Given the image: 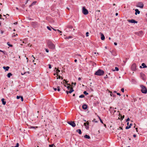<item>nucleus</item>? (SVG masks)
Segmentation results:
<instances>
[{
	"label": "nucleus",
	"mask_w": 147,
	"mask_h": 147,
	"mask_svg": "<svg viewBox=\"0 0 147 147\" xmlns=\"http://www.w3.org/2000/svg\"><path fill=\"white\" fill-rule=\"evenodd\" d=\"M47 45L48 47L50 49L53 50L55 48V45L51 41H49L47 42Z\"/></svg>",
	"instance_id": "f257e3e1"
},
{
	"label": "nucleus",
	"mask_w": 147,
	"mask_h": 147,
	"mask_svg": "<svg viewBox=\"0 0 147 147\" xmlns=\"http://www.w3.org/2000/svg\"><path fill=\"white\" fill-rule=\"evenodd\" d=\"M104 73V71L100 69H99L95 72L94 75L97 76H102Z\"/></svg>",
	"instance_id": "f03ea898"
},
{
	"label": "nucleus",
	"mask_w": 147,
	"mask_h": 147,
	"mask_svg": "<svg viewBox=\"0 0 147 147\" xmlns=\"http://www.w3.org/2000/svg\"><path fill=\"white\" fill-rule=\"evenodd\" d=\"M140 87L141 88V91L143 93L146 94L147 92V89L146 88L142 85H141Z\"/></svg>",
	"instance_id": "7ed1b4c3"
},
{
	"label": "nucleus",
	"mask_w": 147,
	"mask_h": 147,
	"mask_svg": "<svg viewBox=\"0 0 147 147\" xmlns=\"http://www.w3.org/2000/svg\"><path fill=\"white\" fill-rule=\"evenodd\" d=\"M82 12L85 15H86L88 13V11L84 7L82 8Z\"/></svg>",
	"instance_id": "20e7f679"
},
{
	"label": "nucleus",
	"mask_w": 147,
	"mask_h": 147,
	"mask_svg": "<svg viewBox=\"0 0 147 147\" xmlns=\"http://www.w3.org/2000/svg\"><path fill=\"white\" fill-rule=\"evenodd\" d=\"M136 6L137 7L142 8L144 7V4L142 2H139L137 4Z\"/></svg>",
	"instance_id": "39448f33"
},
{
	"label": "nucleus",
	"mask_w": 147,
	"mask_h": 147,
	"mask_svg": "<svg viewBox=\"0 0 147 147\" xmlns=\"http://www.w3.org/2000/svg\"><path fill=\"white\" fill-rule=\"evenodd\" d=\"M136 65L135 63H133L131 66V69L133 71H135L136 69Z\"/></svg>",
	"instance_id": "423d86ee"
},
{
	"label": "nucleus",
	"mask_w": 147,
	"mask_h": 147,
	"mask_svg": "<svg viewBox=\"0 0 147 147\" xmlns=\"http://www.w3.org/2000/svg\"><path fill=\"white\" fill-rule=\"evenodd\" d=\"M68 28L69 29V30H67V32L73 31L74 30V29H73V26H68Z\"/></svg>",
	"instance_id": "0eeeda50"
},
{
	"label": "nucleus",
	"mask_w": 147,
	"mask_h": 147,
	"mask_svg": "<svg viewBox=\"0 0 147 147\" xmlns=\"http://www.w3.org/2000/svg\"><path fill=\"white\" fill-rule=\"evenodd\" d=\"M140 76L141 78L143 80H145L146 77L145 75L143 73H140Z\"/></svg>",
	"instance_id": "6e6552de"
},
{
	"label": "nucleus",
	"mask_w": 147,
	"mask_h": 147,
	"mask_svg": "<svg viewBox=\"0 0 147 147\" xmlns=\"http://www.w3.org/2000/svg\"><path fill=\"white\" fill-rule=\"evenodd\" d=\"M67 123L69 124L72 126L73 127H75L76 126V124L74 121H71L68 122Z\"/></svg>",
	"instance_id": "1a4fd4ad"
},
{
	"label": "nucleus",
	"mask_w": 147,
	"mask_h": 147,
	"mask_svg": "<svg viewBox=\"0 0 147 147\" xmlns=\"http://www.w3.org/2000/svg\"><path fill=\"white\" fill-rule=\"evenodd\" d=\"M128 21L129 22L131 23H138L137 21L133 19L128 20Z\"/></svg>",
	"instance_id": "9d476101"
},
{
	"label": "nucleus",
	"mask_w": 147,
	"mask_h": 147,
	"mask_svg": "<svg viewBox=\"0 0 147 147\" xmlns=\"http://www.w3.org/2000/svg\"><path fill=\"white\" fill-rule=\"evenodd\" d=\"M101 39L102 40H104L105 39V37L104 35V34H102L101 33Z\"/></svg>",
	"instance_id": "9b49d317"
},
{
	"label": "nucleus",
	"mask_w": 147,
	"mask_h": 147,
	"mask_svg": "<svg viewBox=\"0 0 147 147\" xmlns=\"http://www.w3.org/2000/svg\"><path fill=\"white\" fill-rule=\"evenodd\" d=\"M135 11L136 12L135 13V14L136 15H137V13L138 14H139L140 12V11H139V10L138 9H136L135 10Z\"/></svg>",
	"instance_id": "f8f14e48"
},
{
	"label": "nucleus",
	"mask_w": 147,
	"mask_h": 147,
	"mask_svg": "<svg viewBox=\"0 0 147 147\" xmlns=\"http://www.w3.org/2000/svg\"><path fill=\"white\" fill-rule=\"evenodd\" d=\"M82 108L84 110L86 109L87 108V106L86 105L84 104L82 105Z\"/></svg>",
	"instance_id": "ddd939ff"
},
{
	"label": "nucleus",
	"mask_w": 147,
	"mask_h": 147,
	"mask_svg": "<svg viewBox=\"0 0 147 147\" xmlns=\"http://www.w3.org/2000/svg\"><path fill=\"white\" fill-rule=\"evenodd\" d=\"M74 91V90H73V88L71 87L70 88L69 91V93H71Z\"/></svg>",
	"instance_id": "4468645a"
},
{
	"label": "nucleus",
	"mask_w": 147,
	"mask_h": 147,
	"mask_svg": "<svg viewBox=\"0 0 147 147\" xmlns=\"http://www.w3.org/2000/svg\"><path fill=\"white\" fill-rule=\"evenodd\" d=\"M9 67H8V66H7V67H3V68L4 69H5L6 70V71H8L9 69Z\"/></svg>",
	"instance_id": "2eb2a0df"
},
{
	"label": "nucleus",
	"mask_w": 147,
	"mask_h": 147,
	"mask_svg": "<svg viewBox=\"0 0 147 147\" xmlns=\"http://www.w3.org/2000/svg\"><path fill=\"white\" fill-rule=\"evenodd\" d=\"M4 100H5V99L3 98L2 99H1V101H2L3 104V105H5L6 103V102Z\"/></svg>",
	"instance_id": "dca6fc26"
},
{
	"label": "nucleus",
	"mask_w": 147,
	"mask_h": 147,
	"mask_svg": "<svg viewBox=\"0 0 147 147\" xmlns=\"http://www.w3.org/2000/svg\"><path fill=\"white\" fill-rule=\"evenodd\" d=\"M36 3V1H34L33 2L32 4L30 5V7L32 6L33 5L35 4Z\"/></svg>",
	"instance_id": "f3484780"
},
{
	"label": "nucleus",
	"mask_w": 147,
	"mask_h": 147,
	"mask_svg": "<svg viewBox=\"0 0 147 147\" xmlns=\"http://www.w3.org/2000/svg\"><path fill=\"white\" fill-rule=\"evenodd\" d=\"M76 131L78 132L80 134H82L81 130L80 129H78L76 130Z\"/></svg>",
	"instance_id": "a211bd4d"
},
{
	"label": "nucleus",
	"mask_w": 147,
	"mask_h": 147,
	"mask_svg": "<svg viewBox=\"0 0 147 147\" xmlns=\"http://www.w3.org/2000/svg\"><path fill=\"white\" fill-rule=\"evenodd\" d=\"M84 137L85 138H87V139H88L90 138V136H89L87 135H86L85 136H84Z\"/></svg>",
	"instance_id": "6ab92c4d"
},
{
	"label": "nucleus",
	"mask_w": 147,
	"mask_h": 147,
	"mask_svg": "<svg viewBox=\"0 0 147 147\" xmlns=\"http://www.w3.org/2000/svg\"><path fill=\"white\" fill-rule=\"evenodd\" d=\"M142 65L143 67V68H146L147 67V66L144 63L142 64Z\"/></svg>",
	"instance_id": "aec40b11"
},
{
	"label": "nucleus",
	"mask_w": 147,
	"mask_h": 147,
	"mask_svg": "<svg viewBox=\"0 0 147 147\" xmlns=\"http://www.w3.org/2000/svg\"><path fill=\"white\" fill-rule=\"evenodd\" d=\"M12 75V74L11 73H9L7 74V76L8 78H9Z\"/></svg>",
	"instance_id": "412c9836"
},
{
	"label": "nucleus",
	"mask_w": 147,
	"mask_h": 147,
	"mask_svg": "<svg viewBox=\"0 0 147 147\" xmlns=\"http://www.w3.org/2000/svg\"><path fill=\"white\" fill-rule=\"evenodd\" d=\"M139 33H138V35H139V36H140V35H141L142 34V33H143V31H140L139 32H138Z\"/></svg>",
	"instance_id": "4be33fe9"
},
{
	"label": "nucleus",
	"mask_w": 147,
	"mask_h": 147,
	"mask_svg": "<svg viewBox=\"0 0 147 147\" xmlns=\"http://www.w3.org/2000/svg\"><path fill=\"white\" fill-rule=\"evenodd\" d=\"M55 69H56V71H57L56 73H57V74H58L59 72H60V70H59L58 69H57V68H55Z\"/></svg>",
	"instance_id": "5701e85b"
},
{
	"label": "nucleus",
	"mask_w": 147,
	"mask_h": 147,
	"mask_svg": "<svg viewBox=\"0 0 147 147\" xmlns=\"http://www.w3.org/2000/svg\"><path fill=\"white\" fill-rule=\"evenodd\" d=\"M84 97V95L83 94H82L81 95L79 96V98H83Z\"/></svg>",
	"instance_id": "b1692460"
},
{
	"label": "nucleus",
	"mask_w": 147,
	"mask_h": 147,
	"mask_svg": "<svg viewBox=\"0 0 147 147\" xmlns=\"http://www.w3.org/2000/svg\"><path fill=\"white\" fill-rule=\"evenodd\" d=\"M72 36H69L66 37V38L67 39H69V38H72Z\"/></svg>",
	"instance_id": "393cba45"
},
{
	"label": "nucleus",
	"mask_w": 147,
	"mask_h": 147,
	"mask_svg": "<svg viewBox=\"0 0 147 147\" xmlns=\"http://www.w3.org/2000/svg\"><path fill=\"white\" fill-rule=\"evenodd\" d=\"M83 93L86 95H88V92H87L86 91H84Z\"/></svg>",
	"instance_id": "a878e982"
},
{
	"label": "nucleus",
	"mask_w": 147,
	"mask_h": 147,
	"mask_svg": "<svg viewBox=\"0 0 147 147\" xmlns=\"http://www.w3.org/2000/svg\"><path fill=\"white\" fill-rule=\"evenodd\" d=\"M7 44V45L10 47H12L13 46V45L11 44H10L9 42H8Z\"/></svg>",
	"instance_id": "bb28decb"
},
{
	"label": "nucleus",
	"mask_w": 147,
	"mask_h": 147,
	"mask_svg": "<svg viewBox=\"0 0 147 147\" xmlns=\"http://www.w3.org/2000/svg\"><path fill=\"white\" fill-rule=\"evenodd\" d=\"M19 146V144L18 143H17L16 144V146H12L11 147H18Z\"/></svg>",
	"instance_id": "cd10ccee"
},
{
	"label": "nucleus",
	"mask_w": 147,
	"mask_h": 147,
	"mask_svg": "<svg viewBox=\"0 0 147 147\" xmlns=\"http://www.w3.org/2000/svg\"><path fill=\"white\" fill-rule=\"evenodd\" d=\"M57 91L59 92L60 91V88L59 86H58L57 87Z\"/></svg>",
	"instance_id": "c85d7f7f"
},
{
	"label": "nucleus",
	"mask_w": 147,
	"mask_h": 147,
	"mask_svg": "<svg viewBox=\"0 0 147 147\" xmlns=\"http://www.w3.org/2000/svg\"><path fill=\"white\" fill-rule=\"evenodd\" d=\"M47 28L49 30L51 31V28L50 27H49V26H47Z\"/></svg>",
	"instance_id": "c756f323"
},
{
	"label": "nucleus",
	"mask_w": 147,
	"mask_h": 147,
	"mask_svg": "<svg viewBox=\"0 0 147 147\" xmlns=\"http://www.w3.org/2000/svg\"><path fill=\"white\" fill-rule=\"evenodd\" d=\"M130 128V126H127L126 127L125 129H128Z\"/></svg>",
	"instance_id": "7c9ffc66"
},
{
	"label": "nucleus",
	"mask_w": 147,
	"mask_h": 147,
	"mask_svg": "<svg viewBox=\"0 0 147 147\" xmlns=\"http://www.w3.org/2000/svg\"><path fill=\"white\" fill-rule=\"evenodd\" d=\"M115 69L117 71H118L119 70V68L117 67H115Z\"/></svg>",
	"instance_id": "2f4dec72"
},
{
	"label": "nucleus",
	"mask_w": 147,
	"mask_h": 147,
	"mask_svg": "<svg viewBox=\"0 0 147 147\" xmlns=\"http://www.w3.org/2000/svg\"><path fill=\"white\" fill-rule=\"evenodd\" d=\"M88 34L89 33L88 32H87L86 33V36H88Z\"/></svg>",
	"instance_id": "473e14b6"
},
{
	"label": "nucleus",
	"mask_w": 147,
	"mask_h": 147,
	"mask_svg": "<svg viewBox=\"0 0 147 147\" xmlns=\"http://www.w3.org/2000/svg\"><path fill=\"white\" fill-rule=\"evenodd\" d=\"M32 57H33V59H33V61H32V62H34V59H35V57H34V56H33V55H32Z\"/></svg>",
	"instance_id": "72a5a7b5"
},
{
	"label": "nucleus",
	"mask_w": 147,
	"mask_h": 147,
	"mask_svg": "<svg viewBox=\"0 0 147 147\" xmlns=\"http://www.w3.org/2000/svg\"><path fill=\"white\" fill-rule=\"evenodd\" d=\"M53 146H54V144H52L50 145H49V146L50 147H53Z\"/></svg>",
	"instance_id": "f704fd0d"
},
{
	"label": "nucleus",
	"mask_w": 147,
	"mask_h": 147,
	"mask_svg": "<svg viewBox=\"0 0 147 147\" xmlns=\"http://www.w3.org/2000/svg\"><path fill=\"white\" fill-rule=\"evenodd\" d=\"M49 65V68L50 69H51V65L50 64H49L48 65Z\"/></svg>",
	"instance_id": "c9c22d12"
},
{
	"label": "nucleus",
	"mask_w": 147,
	"mask_h": 147,
	"mask_svg": "<svg viewBox=\"0 0 147 147\" xmlns=\"http://www.w3.org/2000/svg\"><path fill=\"white\" fill-rule=\"evenodd\" d=\"M45 51H46L47 52V53H48L49 52V50L48 49H45Z\"/></svg>",
	"instance_id": "e433bc0d"
},
{
	"label": "nucleus",
	"mask_w": 147,
	"mask_h": 147,
	"mask_svg": "<svg viewBox=\"0 0 147 147\" xmlns=\"http://www.w3.org/2000/svg\"><path fill=\"white\" fill-rule=\"evenodd\" d=\"M121 91L123 92H124V89L123 88H122L121 90Z\"/></svg>",
	"instance_id": "4c0bfd02"
},
{
	"label": "nucleus",
	"mask_w": 147,
	"mask_h": 147,
	"mask_svg": "<svg viewBox=\"0 0 147 147\" xmlns=\"http://www.w3.org/2000/svg\"><path fill=\"white\" fill-rule=\"evenodd\" d=\"M21 96H17V99H19L20 98H21Z\"/></svg>",
	"instance_id": "58836bf2"
},
{
	"label": "nucleus",
	"mask_w": 147,
	"mask_h": 147,
	"mask_svg": "<svg viewBox=\"0 0 147 147\" xmlns=\"http://www.w3.org/2000/svg\"><path fill=\"white\" fill-rule=\"evenodd\" d=\"M20 98H21V101H22L23 100V97L22 96H21Z\"/></svg>",
	"instance_id": "ea45409f"
},
{
	"label": "nucleus",
	"mask_w": 147,
	"mask_h": 147,
	"mask_svg": "<svg viewBox=\"0 0 147 147\" xmlns=\"http://www.w3.org/2000/svg\"><path fill=\"white\" fill-rule=\"evenodd\" d=\"M100 122H101L102 123V124H103V121H102V120L101 119H100Z\"/></svg>",
	"instance_id": "a19ab883"
},
{
	"label": "nucleus",
	"mask_w": 147,
	"mask_h": 147,
	"mask_svg": "<svg viewBox=\"0 0 147 147\" xmlns=\"http://www.w3.org/2000/svg\"><path fill=\"white\" fill-rule=\"evenodd\" d=\"M108 78L107 76V75L105 77H104V79H106V78Z\"/></svg>",
	"instance_id": "79ce46f5"
},
{
	"label": "nucleus",
	"mask_w": 147,
	"mask_h": 147,
	"mask_svg": "<svg viewBox=\"0 0 147 147\" xmlns=\"http://www.w3.org/2000/svg\"><path fill=\"white\" fill-rule=\"evenodd\" d=\"M57 31H58V32H59L60 33H62V32L61 31H60V30H59L58 29H57Z\"/></svg>",
	"instance_id": "37998d69"
},
{
	"label": "nucleus",
	"mask_w": 147,
	"mask_h": 147,
	"mask_svg": "<svg viewBox=\"0 0 147 147\" xmlns=\"http://www.w3.org/2000/svg\"><path fill=\"white\" fill-rule=\"evenodd\" d=\"M96 119H94L93 121H94L95 122L97 123V121H96Z\"/></svg>",
	"instance_id": "c03bdc74"
},
{
	"label": "nucleus",
	"mask_w": 147,
	"mask_h": 147,
	"mask_svg": "<svg viewBox=\"0 0 147 147\" xmlns=\"http://www.w3.org/2000/svg\"><path fill=\"white\" fill-rule=\"evenodd\" d=\"M130 120V119L129 118H128L126 120V121H129Z\"/></svg>",
	"instance_id": "a18cd8bd"
},
{
	"label": "nucleus",
	"mask_w": 147,
	"mask_h": 147,
	"mask_svg": "<svg viewBox=\"0 0 147 147\" xmlns=\"http://www.w3.org/2000/svg\"><path fill=\"white\" fill-rule=\"evenodd\" d=\"M37 127H31V128H34V129H35L36 128H37Z\"/></svg>",
	"instance_id": "49530a36"
},
{
	"label": "nucleus",
	"mask_w": 147,
	"mask_h": 147,
	"mask_svg": "<svg viewBox=\"0 0 147 147\" xmlns=\"http://www.w3.org/2000/svg\"><path fill=\"white\" fill-rule=\"evenodd\" d=\"M117 94L118 95H119V96H121V94H120V93H117Z\"/></svg>",
	"instance_id": "de8ad7c7"
},
{
	"label": "nucleus",
	"mask_w": 147,
	"mask_h": 147,
	"mask_svg": "<svg viewBox=\"0 0 147 147\" xmlns=\"http://www.w3.org/2000/svg\"><path fill=\"white\" fill-rule=\"evenodd\" d=\"M110 95L111 96H113V93H112V92H111V94H110Z\"/></svg>",
	"instance_id": "09e8293b"
},
{
	"label": "nucleus",
	"mask_w": 147,
	"mask_h": 147,
	"mask_svg": "<svg viewBox=\"0 0 147 147\" xmlns=\"http://www.w3.org/2000/svg\"><path fill=\"white\" fill-rule=\"evenodd\" d=\"M67 89H69V88H70V86H68L67 87Z\"/></svg>",
	"instance_id": "8fccbe9b"
},
{
	"label": "nucleus",
	"mask_w": 147,
	"mask_h": 147,
	"mask_svg": "<svg viewBox=\"0 0 147 147\" xmlns=\"http://www.w3.org/2000/svg\"><path fill=\"white\" fill-rule=\"evenodd\" d=\"M53 89L55 90V91H56L57 90V88H53Z\"/></svg>",
	"instance_id": "3c124183"
},
{
	"label": "nucleus",
	"mask_w": 147,
	"mask_h": 147,
	"mask_svg": "<svg viewBox=\"0 0 147 147\" xmlns=\"http://www.w3.org/2000/svg\"><path fill=\"white\" fill-rule=\"evenodd\" d=\"M133 136L134 138H135V137H136V135H135V134H134V135H133Z\"/></svg>",
	"instance_id": "603ef678"
},
{
	"label": "nucleus",
	"mask_w": 147,
	"mask_h": 147,
	"mask_svg": "<svg viewBox=\"0 0 147 147\" xmlns=\"http://www.w3.org/2000/svg\"><path fill=\"white\" fill-rule=\"evenodd\" d=\"M114 44L115 45H117V43L116 42H115L114 43Z\"/></svg>",
	"instance_id": "864d4df0"
},
{
	"label": "nucleus",
	"mask_w": 147,
	"mask_h": 147,
	"mask_svg": "<svg viewBox=\"0 0 147 147\" xmlns=\"http://www.w3.org/2000/svg\"><path fill=\"white\" fill-rule=\"evenodd\" d=\"M61 78V76H59V77L57 78V79H58L59 78L60 79Z\"/></svg>",
	"instance_id": "5fc2aeb1"
},
{
	"label": "nucleus",
	"mask_w": 147,
	"mask_h": 147,
	"mask_svg": "<svg viewBox=\"0 0 147 147\" xmlns=\"http://www.w3.org/2000/svg\"><path fill=\"white\" fill-rule=\"evenodd\" d=\"M52 28V29H53L54 30H55V31H57V30L54 29L53 28Z\"/></svg>",
	"instance_id": "6e6d98bb"
},
{
	"label": "nucleus",
	"mask_w": 147,
	"mask_h": 147,
	"mask_svg": "<svg viewBox=\"0 0 147 147\" xmlns=\"http://www.w3.org/2000/svg\"><path fill=\"white\" fill-rule=\"evenodd\" d=\"M81 80V78H78V80Z\"/></svg>",
	"instance_id": "4d7b16f0"
},
{
	"label": "nucleus",
	"mask_w": 147,
	"mask_h": 147,
	"mask_svg": "<svg viewBox=\"0 0 147 147\" xmlns=\"http://www.w3.org/2000/svg\"><path fill=\"white\" fill-rule=\"evenodd\" d=\"M66 93H67V94H68L69 93V91H66Z\"/></svg>",
	"instance_id": "13d9d810"
},
{
	"label": "nucleus",
	"mask_w": 147,
	"mask_h": 147,
	"mask_svg": "<svg viewBox=\"0 0 147 147\" xmlns=\"http://www.w3.org/2000/svg\"><path fill=\"white\" fill-rule=\"evenodd\" d=\"M66 82H65V84H66H66H67V85H69V86H70V84H67V81H66Z\"/></svg>",
	"instance_id": "bf43d9fd"
},
{
	"label": "nucleus",
	"mask_w": 147,
	"mask_h": 147,
	"mask_svg": "<svg viewBox=\"0 0 147 147\" xmlns=\"http://www.w3.org/2000/svg\"><path fill=\"white\" fill-rule=\"evenodd\" d=\"M127 125H128V126H129V122H128L127 123Z\"/></svg>",
	"instance_id": "052dcab7"
},
{
	"label": "nucleus",
	"mask_w": 147,
	"mask_h": 147,
	"mask_svg": "<svg viewBox=\"0 0 147 147\" xmlns=\"http://www.w3.org/2000/svg\"><path fill=\"white\" fill-rule=\"evenodd\" d=\"M132 125V124L130 123L129 126H130V127H131V126Z\"/></svg>",
	"instance_id": "680f3d73"
},
{
	"label": "nucleus",
	"mask_w": 147,
	"mask_h": 147,
	"mask_svg": "<svg viewBox=\"0 0 147 147\" xmlns=\"http://www.w3.org/2000/svg\"><path fill=\"white\" fill-rule=\"evenodd\" d=\"M17 24V22H16L14 23V24H15V25L16 24Z\"/></svg>",
	"instance_id": "e2e57ef3"
},
{
	"label": "nucleus",
	"mask_w": 147,
	"mask_h": 147,
	"mask_svg": "<svg viewBox=\"0 0 147 147\" xmlns=\"http://www.w3.org/2000/svg\"><path fill=\"white\" fill-rule=\"evenodd\" d=\"M74 61L75 62H76L77 61V60L76 59L74 60Z\"/></svg>",
	"instance_id": "0e129e2a"
},
{
	"label": "nucleus",
	"mask_w": 147,
	"mask_h": 147,
	"mask_svg": "<svg viewBox=\"0 0 147 147\" xmlns=\"http://www.w3.org/2000/svg\"><path fill=\"white\" fill-rule=\"evenodd\" d=\"M115 15L116 16H117L118 15V13H115Z\"/></svg>",
	"instance_id": "69168bd1"
},
{
	"label": "nucleus",
	"mask_w": 147,
	"mask_h": 147,
	"mask_svg": "<svg viewBox=\"0 0 147 147\" xmlns=\"http://www.w3.org/2000/svg\"><path fill=\"white\" fill-rule=\"evenodd\" d=\"M119 128L120 129H122V127H119Z\"/></svg>",
	"instance_id": "338daca9"
},
{
	"label": "nucleus",
	"mask_w": 147,
	"mask_h": 147,
	"mask_svg": "<svg viewBox=\"0 0 147 147\" xmlns=\"http://www.w3.org/2000/svg\"><path fill=\"white\" fill-rule=\"evenodd\" d=\"M86 123H84V125H85V126H86Z\"/></svg>",
	"instance_id": "774afa93"
}]
</instances>
